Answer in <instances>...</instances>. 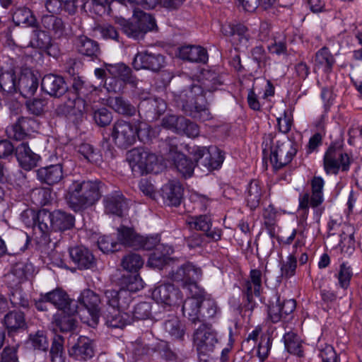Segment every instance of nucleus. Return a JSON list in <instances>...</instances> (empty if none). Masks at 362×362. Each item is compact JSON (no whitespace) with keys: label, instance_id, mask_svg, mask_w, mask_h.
<instances>
[{"label":"nucleus","instance_id":"nucleus-1","mask_svg":"<svg viewBox=\"0 0 362 362\" xmlns=\"http://www.w3.org/2000/svg\"><path fill=\"white\" fill-rule=\"evenodd\" d=\"M223 83L221 76L218 73L203 70L197 83H192L175 93V101L187 115L202 121L209 120L212 116L209 109L206 93L218 90Z\"/></svg>","mask_w":362,"mask_h":362},{"label":"nucleus","instance_id":"nucleus-2","mask_svg":"<svg viewBox=\"0 0 362 362\" xmlns=\"http://www.w3.org/2000/svg\"><path fill=\"white\" fill-rule=\"evenodd\" d=\"M102 187L103 183L98 180H74L64 198L71 209L79 211L93 206L100 199Z\"/></svg>","mask_w":362,"mask_h":362},{"label":"nucleus","instance_id":"nucleus-3","mask_svg":"<svg viewBox=\"0 0 362 362\" xmlns=\"http://www.w3.org/2000/svg\"><path fill=\"white\" fill-rule=\"evenodd\" d=\"M132 299V297L125 291H105V300L109 308L103 313V316L107 327L123 328L131 323V320L124 310L129 308Z\"/></svg>","mask_w":362,"mask_h":362},{"label":"nucleus","instance_id":"nucleus-4","mask_svg":"<svg viewBox=\"0 0 362 362\" xmlns=\"http://www.w3.org/2000/svg\"><path fill=\"white\" fill-rule=\"evenodd\" d=\"M127 160L133 173L137 176L157 174L162 170L158 156L148 149L133 148L127 153Z\"/></svg>","mask_w":362,"mask_h":362},{"label":"nucleus","instance_id":"nucleus-5","mask_svg":"<svg viewBox=\"0 0 362 362\" xmlns=\"http://www.w3.org/2000/svg\"><path fill=\"white\" fill-rule=\"evenodd\" d=\"M193 341L200 361L209 362L210 354L218 344L216 332L211 325L202 324L195 330Z\"/></svg>","mask_w":362,"mask_h":362},{"label":"nucleus","instance_id":"nucleus-6","mask_svg":"<svg viewBox=\"0 0 362 362\" xmlns=\"http://www.w3.org/2000/svg\"><path fill=\"white\" fill-rule=\"evenodd\" d=\"M191 149L189 150V154L199 165L206 168L209 171L220 168L224 160L223 151L216 146H194Z\"/></svg>","mask_w":362,"mask_h":362},{"label":"nucleus","instance_id":"nucleus-7","mask_svg":"<svg viewBox=\"0 0 362 362\" xmlns=\"http://www.w3.org/2000/svg\"><path fill=\"white\" fill-rule=\"evenodd\" d=\"M201 276L200 268L196 267L191 263L185 264L168 274L171 280L180 284L183 288H187L189 291H197L201 289L197 284V281Z\"/></svg>","mask_w":362,"mask_h":362},{"label":"nucleus","instance_id":"nucleus-8","mask_svg":"<svg viewBox=\"0 0 362 362\" xmlns=\"http://www.w3.org/2000/svg\"><path fill=\"white\" fill-rule=\"evenodd\" d=\"M111 136L118 147L125 148L133 145L136 138H139V127L119 119L112 127Z\"/></svg>","mask_w":362,"mask_h":362},{"label":"nucleus","instance_id":"nucleus-9","mask_svg":"<svg viewBox=\"0 0 362 362\" xmlns=\"http://www.w3.org/2000/svg\"><path fill=\"white\" fill-rule=\"evenodd\" d=\"M350 163L349 155L339 146L331 145L324 156V168L328 174H337L340 168L347 171Z\"/></svg>","mask_w":362,"mask_h":362},{"label":"nucleus","instance_id":"nucleus-10","mask_svg":"<svg viewBox=\"0 0 362 362\" xmlns=\"http://www.w3.org/2000/svg\"><path fill=\"white\" fill-rule=\"evenodd\" d=\"M296 305V300L293 299L281 301L278 293L274 291L268 303L269 317L272 322H279L291 315Z\"/></svg>","mask_w":362,"mask_h":362},{"label":"nucleus","instance_id":"nucleus-11","mask_svg":"<svg viewBox=\"0 0 362 362\" xmlns=\"http://www.w3.org/2000/svg\"><path fill=\"white\" fill-rule=\"evenodd\" d=\"M78 303L86 310L90 318L85 320L89 326L94 327L98 325L100 315V305L101 299L96 293L90 289L83 290L78 298Z\"/></svg>","mask_w":362,"mask_h":362},{"label":"nucleus","instance_id":"nucleus-12","mask_svg":"<svg viewBox=\"0 0 362 362\" xmlns=\"http://www.w3.org/2000/svg\"><path fill=\"white\" fill-rule=\"evenodd\" d=\"M152 298L157 303L169 307L179 306L183 300L182 292L171 284H162L152 291Z\"/></svg>","mask_w":362,"mask_h":362},{"label":"nucleus","instance_id":"nucleus-13","mask_svg":"<svg viewBox=\"0 0 362 362\" xmlns=\"http://www.w3.org/2000/svg\"><path fill=\"white\" fill-rule=\"evenodd\" d=\"M262 274L259 269H254L250 272V278L243 285V294L246 298L244 303L245 311L252 312L256 303L254 296H259L262 289Z\"/></svg>","mask_w":362,"mask_h":362},{"label":"nucleus","instance_id":"nucleus-14","mask_svg":"<svg viewBox=\"0 0 362 362\" xmlns=\"http://www.w3.org/2000/svg\"><path fill=\"white\" fill-rule=\"evenodd\" d=\"M44 299L65 314L71 315L81 312V310L76 305V303L71 300L62 288H57L44 293Z\"/></svg>","mask_w":362,"mask_h":362},{"label":"nucleus","instance_id":"nucleus-15","mask_svg":"<svg viewBox=\"0 0 362 362\" xmlns=\"http://www.w3.org/2000/svg\"><path fill=\"white\" fill-rule=\"evenodd\" d=\"M165 64V57L159 53L149 51L138 52L133 60L132 64L135 69H146L153 72H157L164 67Z\"/></svg>","mask_w":362,"mask_h":362},{"label":"nucleus","instance_id":"nucleus-16","mask_svg":"<svg viewBox=\"0 0 362 362\" xmlns=\"http://www.w3.org/2000/svg\"><path fill=\"white\" fill-rule=\"evenodd\" d=\"M297 150L290 141L278 143L272 148L270 160L275 168L288 164L296 154Z\"/></svg>","mask_w":362,"mask_h":362},{"label":"nucleus","instance_id":"nucleus-17","mask_svg":"<svg viewBox=\"0 0 362 362\" xmlns=\"http://www.w3.org/2000/svg\"><path fill=\"white\" fill-rule=\"evenodd\" d=\"M191 297L182 302L183 315L192 323L200 322V310L202 305V289L189 291Z\"/></svg>","mask_w":362,"mask_h":362},{"label":"nucleus","instance_id":"nucleus-18","mask_svg":"<svg viewBox=\"0 0 362 362\" xmlns=\"http://www.w3.org/2000/svg\"><path fill=\"white\" fill-rule=\"evenodd\" d=\"M168 145L169 146V153L175 154L173 158L177 171L185 177H191L195 167L194 163L185 154L177 152V147L175 139H170Z\"/></svg>","mask_w":362,"mask_h":362},{"label":"nucleus","instance_id":"nucleus-19","mask_svg":"<svg viewBox=\"0 0 362 362\" xmlns=\"http://www.w3.org/2000/svg\"><path fill=\"white\" fill-rule=\"evenodd\" d=\"M69 256L79 269H93L96 259L92 252L86 247L76 246L69 249Z\"/></svg>","mask_w":362,"mask_h":362},{"label":"nucleus","instance_id":"nucleus-20","mask_svg":"<svg viewBox=\"0 0 362 362\" xmlns=\"http://www.w3.org/2000/svg\"><path fill=\"white\" fill-rule=\"evenodd\" d=\"M44 92L52 97L59 98L67 90V86L63 77L55 74L45 75L41 82Z\"/></svg>","mask_w":362,"mask_h":362},{"label":"nucleus","instance_id":"nucleus-21","mask_svg":"<svg viewBox=\"0 0 362 362\" xmlns=\"http://www.w3.org/2000/svg\"><path fill=\"white\" fill-rule=\"evenodd\" d=\"M69 354L79 361L90 359L94 356L91 340L86 337L80 336L77 341L69 349Z\"/></svg>","mask_w":362,"mask_h":362},{"label":"nucleus","instance_id":"nucleus-22","mask_svg":"<svg viewBox=\"0 0 362 362\" xmlns=\"http://www.w3.org/2000/svg\"><path fill=\"white\" fill-rule=\"evenodd\" d=\"M41 24L47 33L54 38H61L67 35V28L62 18L54 15H44Z\"/></svg>","mask_w":362,"mask_h":362},{"label":"nucleus","instance_id":"nucleus-23","mask_svg":"<svg viewBox=\"0 0 362 362\" xmlns=\"http://www.w3.org/2000/svg\"><path fill=\"white\" fill-rule=\"evenodd\" d=\"M16 156L20 165L25 170L35 168L40 158L30 149L27 142H22L16 148Z\"/></svg>","mask_w":362,"mask_h":362},{"label":"nucleus","instance_id":"nucleus-24","mask_svg":"<svg viewBox=\"0 0 362 362\" xmlns=\"http://www.w3.org/2000/svg\"><path fill=\"white\" fill-rule=\"evenodd\" d=\"M37 178L41 182L48 185L58 184L64 178L62 164L50 165L40 168L36 171Z\"/></svg>","mask_w":362,"mask_h":362},{"label":"nucleus","instance_id":"nucleus-25","mask_svg":"<svg viewBox=\"0 0 362 362\" xmlns=\"http://www.w3.org/2000/svg\"><path fill=\"white\" fill-rule=\"evenodd\" d=\"M39 86L38 77L30 70H24L18 81V90L25 97L33 96Z\"/></svg>","mask_w":362,"mask_h":362},{"label":"nucleus","instance_id":"nucleus-26","mask_svg":"<svg viewBox=\"0 0 362 362\" xmlns=\"http://www.w3.org/2000/svg\"><path fill=\"white\" fill-rule=\"evenodd\" d=\"M161 196L165 204L177 206L183 197V189L180 182L171 181L161 188Z\"/></svg>","mask_w":362,"mask_h":362},{"label":"nucleus","instance_id":"nucleus-27","mask_svg":"<svg viewBox=\"0 0 362 362\" xmlns=\"http://www.w3.org/2000/svg\"><path fill=\"white\" fill-rule=\"evenodd\" d=\"M179 57L196 63H206L208 61L207 51L201 46L195 45L181 47L179 49Z\"/></svg>","mask_w":362,"mask_h":362},{"label":"nucleus","instance_id":"nucleus-28","mask_svg":"<svg viewBox=\"0 0 362 362\" xmlns=\"http://www.w3.org/2000/svg\"><path fill=\"white\" fill-rule=\"evenodd\" d=\"M335 64V59L327 47L319 49L315 56L314 70H321L329 73Z\"/></svg>","mask_w":362,"mask_h":362},{"label":"nucleus","instance_id":"nucleus-29","mask_svg":"<svg viewBox=\"0 0 362 362\" xmlns=\"http://www.w3.org/2000/svg\"><path fill=\"white\" fill-rule=\"evenodd\" d=\"M108 105L117 113L126 116L132 117L134 115L136 112V107L131 104V103L120 96L111 97L107 100Z\"/></svg>","mask_w":362,"mask_h":362},{"label":"nucleus","instance_id":"nucleus-30","mask_svg":"<svg viewBox=\"0 0 362 362\" xmlns=\"http://www.w3.org/2000/svg\"><path fill=\"white\" fill-rule=\"evenodd\" d=\"M117 239L119 247L121 245H123L134 248L135 246L140 245L139 235L133 228L129 227L122 226L118 228Z\"/></svg>","mask_w":362,"mask_h":362},{"label":"nucleus","instance_id":"nucleus-31","mask_svg":"<svg viewBox=\"0 0 362 362\" xmlns=\"http://www.w3.org/2000/svg\"><path fill=\"white\" fill-rule=\"evenodd\" d=\"M76 45L81 54L92 58H98L100 53L98 43L84 35L77 38Z\"/></svg>","mask_w":362,"mask_h":362},{"label":"nucleus","instance_id":"nucleus-32","mask_svg":"<svg viewBox=\"0 0 362 362\" xmlns=\"http://www.w3.org/2000/svg\"><path fill=\"white\" fill-rule=\"evenodd\" d=\"M263 186L259 180H252L246 192V201L250 209L254 210L259 206L263 194Z\"/></svg>","mask_w":362,"mask_h":362},{"label":"nucleus","instance_id":"nucleus-33","mask_svg":"<svg viewBox=\"0 0 362 362\" xmlns=\"http://www.w3.org/2000/svg\"><path fill=\"white\" fill-rule=\"evenodd\" d=\"M53 230L63 231L71 229L74 225L75 218L73 215L61 210L52 212Z\"/></svg>","mask_w":362,"mask_h":362},{"label":"nucleus","instance_id":"nucleus-34","mask_svg":"<svg viewBox=\"0 0 362 362\" xmlns=\"http://www.w3.org/2000/svg\"><path fill=\"white\" fill-rule=\"evenodd\" d=\"M167 105L165 101L160 98H150L145 102H141L139 108L144 110L152 118L158 117L166 110Z\"/></svg>","mask_w":362,"mask_h":362},{"label":"nucleus","instance_id":"nucleus-35","mask_svg":"<svg viewBox=\"0 0 362 362\" xmlns=\"http://www.w3.org/2000/svg\"><path fill=\"white\" fill-rule=\"evenodd\" d=\"M105 210L109 214L118 216H123L127 210V203L124 198L120 195L107 197L105 199Z\"/></svg>","mask_w":362,"mask_h":362},{"label":"nucleus","instance_id":"nucleus-36","mask_svg":"<svg viewBox=\"0 0 362 362\" xmlns=\"http://www.w3.org/2000/svg\"><path fill=\"white\" fill-rule=\"evenodd\" d=\"M220 314V309L216 302L210 298L204 297L202 290V305L200 310V322L216 317Z\"/></svg>","mask_w":362,"mask_h":362},{"label":"nucleus","instance_id":"nucleus-37","mask_svg":"<svg viewBox=\"0 0 362 362\" xmlns=\"http://www.w3.org/2000/svg\"><path fill=\"white\" fill-rule=\"evenodd\" d=\"M115 22L122 27L123 32L129 37L139 40L144 37V35L140 29L134 16L131 21H127L122 17H117Z\"/></svg>","mask_w":362,"mask_h":362},{"label":"nucleus","instance_id":"nucleus-38","mask_svg":"<svg viewBox=\"0 0 362 362\" xmlns=\"http://www.w3.org/2000/svg\"><path fill=\"white\" fill-rule=\"evenodd\" d=\"M13 21L17 25L34 27L37 25V20L30 9L26 7H18L15 9L12 15Z\"/></svg>","mask_w":362,"mask_h":362},{"label":"nucleus","instance_id":"nucleus-39","mask_svg":"<svg viewBox=\"0 0 362 362\" xmlns=\"http://www.w3.org/2000/svg\"><path fill=\"white\" fill-rule=\"evenodd\" d=\"M107 71L112 78L120 79L124 82H134L131 69L124 64H108Z\"/></svg>","mask_w":362,"mask_h":362},{"label":"nucleus","instance_id":"nucleus-40","mask_svg":"<svg viewBox=\"0 0 362 362\" xmlns=\"http://www.w3.org/2000/svg\"><path fill=\"white\" fill-rule=\"evenodd\" d=\"M52 223V212L42 210L35 214L33 226L35 229H38L42 235H45L50 229L53 230Z\"/></svg>","mask_w":362,"mask_h":362},{"label":"nucleus","instance_id":"nucleus-41","mask_svg":"<svg viewBox=\"0 0 362 362\" xmlns=\"http://www.w3.org/2000/svg\"><path fill=\"white\" fill-rule=\"evenodd\" d=\"M284 342L286 350L294 355L301 356L303 355L302 340L293 332H288L284 334Z\"/></svg>","mask_w":362,"mask_h":362},{"label":"nucleus","instance_id":"nucleus-42","mask_svg":"<svg viewBox=\"0 0 362 362\" xmlns=\"http://www.w3.org/2000/svg\"><path fill=\"white\" fill-rule=\"evenodd\" d=\"M4 323L8 331H16L25 325L24 313L20 311H11L4 318Z\"/></svg>","mask_w":362,"mask_h":362},{"label":"nucleus","instance_id":"nucleus-43","mask_svg":"<svg viewBox=\"0 0 362 362\" xmlns=\"http://www.w3.org/2000/svg\"><path fill=\"white\" fill-rule=\"evenodd\" d=\"M312 195L310 206L317 207L323 202V187L325 182L320 177H314L310 182Z\"/></svg>","mask_w":362,"mask_h":362},{"label":"nucleus","instance_id":"nucleus-44","mask_svg":"<svg viewBox=\"0 0 362 362\" xmlns=\"http://www.w3.org/2000/svg\"><path fill=\"white\" fill-rule=\"evenodd\" d=\"M186 223L191 229L205 233L210 230L212 225L211 219L207 215L189 216L187 218Z\"/></svg>","mask_w":362,"mask_h":362},{"label":"nucleus","instance_id":"nucleus-45","mask_svg":"<svg viewBox=\"0 0 362 362\" xmlns=\"http://www.w3.org/2000/svg\"><path fill=\"white\" fill-rule=\"evenodd\" d=\"M134 19L139 25L140 29L144 35L147 32L154 30L156 27V21L151 15L141 11H134Z\"/></svg>","mask_w":362,"mask_h":362},{"label":"nucleus","instance_id":"nucleus-46","mask_svg":"<svg viewBox=\"0 0 362 362\" xmlns=\"http://www.w3.org/2000/svg\"><path fill=\"white\" fill-rule=\"evenodd\" d=\"M0 90L8 93L18 91V83L15 74L12 71L0 72Z\"/></svg>","mask_w":362,"mask_h":362},{"label":"nucleus","instance_id":"nucleus-47","mask_svg":"<svg viewBox=\"0 0 362 362\" xmlns=\"http://www.w3.org/2000/svg\"><path fill=\"white\" fill-rule=\"evenodd\" d=\"M186 118L182 116L175 115H168L165 116L162 119V127L170 129L175 133H180V130H183L182 127L185 124Z\"/></svg>","mask_w":362,"mask_h":362},{"label":"nucleus","instance_id":"nucleus-48","mask_svg":"<svg viewBox=\"0 0 362 362\" xmlns=\"http://www.w3.org/2000/svg\"><path fill=\"white\" fill-rule=\"evenodd\" d=\"M49 354L52 362H65L64 339L62 337L56 335L54 337Z\"/></svg>","mask_w":362,"mask_h":362},{"label":"nucleus","instance_id":"nucleus-49","mask_svg":"<svg viewBox=\"0 0 362 362\" xmlns=\"http://www.w3.org/2000/svg\"><path fill=\"white\" fill-rule=\"evenodd\" d=\"M144 262L139 255L130 253L122 258L121 265L126 271L136 272L142 267Z\"/></svg>","mask_w":362,"mask_h":362},{"label":"nucleus","instance_id":"nucleus-50","mask_svg":"<svg viewBox=\"0 0 362 362\" xmlns=\"http://www.w3.org/2000/svg\"><path fill=\"white\" fill-rule=\"evenodd\" d=\"M31 199L36 205L45 206L52 200V189L49 187L37 188L32 191Z\"/></svg>","mask_w":362,"mask_h":362},{"label":"nucleus","instance_id":"nucleus-51","mask_svg":"<svg viewBox=\"0 0 362 362\" xmlns=\"http://www.w3.org/2000/svg\"><path fill=\"white\" fill-rule=\"evenodd\" d=\"M78 152L90 163H98L102 160L100 152L89 144L84 143L79 145Z\"/></svg>","mask_w":362,"mask_h":362},{"label":"nucleus","instance_id":"nucleus-52","mask_svg":"<svg viewBox=\"0 0 362 362\" xmlns=\"http://www.w3.org/2000/svg\"><path fill=\"white\" fill-rule=\"evenodd\" d=\"M165 330L175 339H181L184 335V329L180 320L176 317L167 320L164 324Z\"/></svg>","mask_w":362,"mask_h":362},{"label":"nucleus","instance_id":"nucleus-53","mask_svg":"<svg viewBox=\"0 0 362 362\" xmlns=\"http://www.w3.org/2000/svg\"><path fill=\"white\" fill-rule=\"evenodd\" d=\"M33 266L30 264L19 262L12 266L11 274L16 277L19 282L27 278L31 273Z\"/></svg>","mask_w":362,"mask_h":362},{"label":"nucleus","instance_id":"nucleus-54","mask_svg":"<svg viewBox=\"0 0 362 362\" xmlns=\"http://www.w3.org/2000/svg\"><path fill=\"white\" fill-rule=\"evenodd\" d=\"M353 276L352 269L346 262H344L340 265L339 272L338 273V281L339 286L346 289L349 284L351 279Z\"/></svg>","mask_w":362,"mask_h":362},{"label":"nucleus","instance_id":"nucleus-55","mask_svg":"<svg viewBox=\"0 0 362 362\" xmlns=\"http://www.w3.org/2000/svg\"><path fill=\"white\" fill-rule=\"evenodd\" d=\"M47 105V100L45 98H34L26 102V107L30 113L40 116L42 115Z\"/></svg>","mask_w":362,"mask_h":362},{"label":"nucleus","instance_id":"nucleus-56","mask_svg":"<svg viewBox=\"0 0 362 362\" xmlns=\"http://www.w3.org/2000/svg\"><path fill=\"white\" fill-rule=\"evenodd\" d=\"M99 249L104 253L113 252L119 250L117 241H115L110 236L103 235L98 240Z\"/></svg>","mask_w":362,"mask_h":362},{"label":"nucleus","instance_id":"nucleus-57","mask_svg":"<svg viewBox=\"0 0 362 362\" xmlns=\"http://www.w3.org/2000/svg\"><path fill=\"white\" fill-rule=\"evenodd\" d=\"M63 316L60 318L55 317L54 322L57 328L62 332H71L76 327V320L73 315L75 314Z\"/></svg>","mask_w":362,"mask_h":362},{"label":"nucleus","instance_id":"nucleus-58","mask_svg":"<svg viewBox=\"0 0 362 362\" xmlns=\"http://www.w3.org/2000/svg\"><path fill=\"white\" fill-rule=\"evenodd\" d=\"M151 304L147 302H141L134 307L132 313L133 318L136 320L148 319L151 315Z\"/></svg>","mask_w":362,"mask_h":362},{"label":"nucleus","instance_id":"nucleus-59","mask_svg":"<svg viewBox=\"0 0 362 362\" xmlns=\"http://www.w3.org/2000/svg\"><path fill=\"white\" fill-rule=\"evenodd\" d=\"M125 288H122L119 291H127L132 297L131 293L136 292L143 288V281L137 275L129 276L125 280Z\"/></svg>","mask_w":362,"mask_h":362},{"label":"nucleus","instance_id":"nucleus-60","mask_svg":"<svg viewBox=\"0 0 362 362\" xmlns=\"http://www.w3.org/2000/svg\"><path fill=\"white\" fill-rule=\"evenodd\" d=\"M297 267V260L293 255H290L287 260L284 262L281 267V275L284 277L289 278L295 274Z\"/></svg>","mask_w":362,"mask_h":362},{"label":"nucleus","instance_id":"nucleus-61","mask_svg":"<svg viewBox=\"0 0 362 362\" xmlns=\"http://www.w3.org/2000/svg\"><path fill=\"white\" fill-rule=\"evenodd\" d=\"M271 346L272 341L269 337L264 336L261 337L257 350V355L260 362H263L267 358Z\"/></svg>","mask_w":362,"mask_h":362},{"label":"nucleus","instance_id":"nucleus-62","mask_svg":"<svg viewBox=\"0 0 362 362\" xmlns=\"http://www.w3.org/2000/svg\"><path fill=\"white\" fill-rule=\"evenodd\" d=\"M85 95H68L66 105L69 108L75 109L78 112L87 110V104L83 98Z\"/></svg>","mask_w":362,"mask_h":362},{"label":"nucleus","instance_id":"nucleus-63","mask_svg":"<svg viewBox=\"0 0 362 362\" xmlns=\"http://www.w3.org/2000/svg\"><path fill=\"white\" fill-rule=\"evenodd\" d=\"M93 118L98 125L105 127L110 124L112 116L106 108H101L94 112Z\"/></svg>","mask_w":362,"mask_h":362},{"label":"nucleus","instance_id":"nucleus-64","mask_svg":"<svg viewBox=\"0 0 362 362\" xmlns=\"http://www.w3.org/2000/svg\"><path fill=\"white\" fill-rule=\"evenodd\" d=\"M30 341L35 349L45 351L48 348V341L42 332H37L34 335H30Z\"/></svg>","mask_w":362,"mask_h":362}]
</instances>
